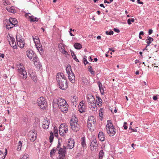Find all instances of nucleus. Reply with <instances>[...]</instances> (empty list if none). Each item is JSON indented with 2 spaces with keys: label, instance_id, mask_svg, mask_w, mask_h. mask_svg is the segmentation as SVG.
I'll list each match as a JSON object with an SVG mask.
<instances>
[{
  "label": "nucleus",
  "instance_id": "44",
  "mask_svg": "<svg viewBox=\"0 0 159 159\" xmlns=\"http://www.w3.org/2000/svg\"><path fill=\"white\" fill-rule=\"evenodd\" d=\"M86 58L87 57L85 55H84L83 57L84 63L85 65L87 64H89V63L87 61Z\"/></svg>",
  "mask_w": 159,
  "mask_h": 159
},
{
  "label": "nucleus",
  "instance_id": "49",
  "mask_svg": "<svg viewBox=\"0 0 159 159\" xmlns=\"http://www.w3.org/2000/svg\"><path fill=\"white\" fill-rule=\"evenodd\" d=\"M114 30L117 32V33H119L120 32V30H119L118 29H117V28H114Z\"/></svg>",
  "mask_w": 159,
  "mask_h": 159
},
{
  "label": "nucleus",
  "instance_id": "12",
  "mask_svg": "<svg viewBox=\"0 0 159 159\" xmlns=\"http://www.w3.org/2000/svg\"><path fill=\"white\" fill-rule=\"evenodd\" d=\"M29 74L33 80L34 82H36L37 81V78L35 72L30 69L29 70Z\"/></svg>",
  "mask_w": 159,
  "mask_h": 159
},
{
  "label": "nucleus",
  "instance_id": "50",
  "mask_svg": "<svg viewBox=\"0 0 159 159\" xmlns=\"http://www.w3.org/2000/svg\"><path fill=\"white\" fill-rule=\"evenodd\" d=\"M153 32V30L152 29H150L148 31L149 35L151 34Z\"/></svg>",
  "mask_w": 159,
  "mask_h": 159
},
{
  "label": "nucleus",
  "instance_id": "43",
  "mask_svg": "<svg viewBox=\"0 0 159 159\" xmlns=\"http://www.w3.org/2000/svg\"><path fill=\"white\" fill-rule=\"evenodd\" d=\"M53 138H54V136H53V134L52 132H51L50 133V137H49V140H50V143H52V141H53Z\"/></svg>",
  "mask_w": 159,
  "mask_h": 159
},
{
  "label": "nucleus",
  "instance_id": "27",
  "mask_svg": "<svg viewBox=\"0 0 159 159\" xmlns=\"http://www.w3.org/2000/svg\"><path fill=\"white\" fill-rule=\"evenodd\" d=\"M80 142L81 146L83 148L86 147L85 138L84 136L82 137L81 139Z\"/></svg>",
  "mask_w": 159,
  "mask_h": 159
},
{
  "label": "nucleus",
  "instance_id": "22",
  "mask_svg": "<svg viewBox=\"0 0 159 159\" xmlns=\"http://www.w3.org/2000/svg\"><path fill=\"white\" fill-rule=\"evenodd\" d=\"M89 107L91 110L93 111H96L97 110V107L96 105V102L92 103L91 104H89Z\"/></svg>",
  "mask_w": 159,
  "mask_h": 159
},
{
  "label": "nucleus",
  "instance_id": "28",
  "mask_svg": "<svg viewBox=\"0 0 159 159\" xmlns=\"http://www.w3.org/2000/svg\"><path fill=\"white\" fill-rule=\"evenodd\" d=\"M98 85L99 89L100 90L101 94H103L104 91V89H103L102 85V83L100 82L99 81L98 82Z\"/></svg>",
  "mask_w": 159,
  "mask_h": 159
},
{
  "label": "nucleus",
  "instance_id": "59",
  "mask_svg": "<svg viewBox=\"0 0 159 159\" xmlns=\"http://www.w3.org/2000/svg\"><path fill=\"white\" fill-rule=\"evenodd\" d=\"M69 33H70V35L72 36H74V35H73L72 33H71V31H69Z\"/></svg>",
  "mask_w": 159,
  "mask_h": 159
},
{
  "label": "nucleus",
  "instance_id": "48",
  "mask_svg": "<svg viewBox=\"0 0 159 159\" xmlns=\"http://www.w3.org/2000/svg\"><path fill=\"white\" fill-rule=\"evenodd\" d=\"M54 133L56 134L55 136H56V134H58V130L57 129V128H55L54 127Z\"/></svg>",
  "mask_w": 159,
  "mask_h": 159
},
{
  "label": "nucleus",
  "instance_id": "23",
  "mask_svg": "<svg viewBox=\"0 0 159 159\" xmlns=\"http://www.w3.org/2000/svg\"><path fill=\"white\" fill-rule=\"evenodd\" d=\"M99 139L101 141H104L105 140V135L102 132H100L98 134Z\"/></svg>",
  "mask_w": 159,
  "mask_h": 159
},
{
  "label": "nucleus",
  "instance_id": "20",
  "mask_svg": "<svg viewBox=\"0 0 159 159\" xmlns=\"http://www.w3.org/2000/svg\"><path fill=\"white\" fill-rule=\"evenodd\" d=\"M60 146V143L59 142H58V144L56 147V148H54L53 149L51 150L50 152V156L51 157L54 155L57 149H59Z\"/></svg>",
  "mask_w": 159,
  "mask_h": 159
},
{
  "label": "nucleus",
  "instance_id": "41",
  "mask_svg": "<svg viewBox=\"0 0 159 159\" xmlns=\"http://www.w3.org/2000/svg\"><path fill=\"white\" fill-rule=\"evenodd\" d=\"M20 159H30L29 155L28 154L25 153Z\"/></svg>",
  "mask_w": 159,
  "mask_h": 159
},
{
  "label": "nucleus",
  "instance_id": "57",
  "mask_svg": "<svg viewBox=\"0 0 159 159\" xmlns=\"http://www.w3.org/2000/svg\"><path fill=\"white\" fill-rule=\"evenodd\" d=\"M71 55L72 57H73V56H75V55L74 52H73V51H71Z\"/></svg>",
  "mask_w": 159,
  "mask_h": 159
},
{
  "label": "nucleus",
  "instance_id": "33",
  "mask_svg": "<svg viewBox=\"0 0 159 159\" xmlns=\"http://www.w3.org/2000/svg\"><path fill=\"white\" fill-rule=\"evenodd\" d=\"M74 46L75 48L77 49H80L82 48L81 44L78 43H75L74 45Z\"/></svg>",
  "mask_w": 159,
  "mask_h": 159
},
{
  "label": "nucleus",
  "instance_id": "39",
  "mask_svg": "<svg viewBox=\"0 0 159 159\" xmlns=\"http://www.w3.org/2000/svg\"><path fill=\"white\" fill-rule=\"evenodd\" d=\"M89 71L91 73L92 75L95 74V71L92 69L91 66H89L88 67Z\"/></svg>",
  "mask_w": 159,
  "mask_h": 159
},
{
  "label": "nucleus",
  "instance_id": "62",
  "mask_svg": "<svg viewBox=\"0 0 159 159\" xmlns=\"http://www.w3.org/2000/svg\"><path fill=\"white\" fill-rule=\"evenodd\" d=\"M97 39H101V36H98L97 37Z\"/></svg>",
  "mask_w": 159,
  "mask_h": 159
},
{
  "label": "nucleus",
  "instance_id": "53",
  "mask_svg": "<svg viewBox=\"0 0 159 159\" xmlns=\"http://www.w3.org/2000/svg\"><path fill=\"white\" fill-rule=\"evenodd\" d=\"M83 102V101L80 102V105L79 106H81L83 107V106H84V103Z\"/></svg>",
  "mask_w": 159,
  "mask_h": 159
},
{
  "label": "nucleus",
  "instance_id": "52",
  "mask_svg": "<svg viewBox=\"0 0 159 159\" xmlns=\"http://www.w3.org/2000/svg\"><path fill=\"white\" fill-rule=\"evenodd\" d=\"M153 99L154 100H156L157 99V98L156 96H153Z\"/></svg>",
  "mask_w": 159,
  "mask_h": 159
},
{
  "label": "nucleus",
  "instance_id": "25",
  "mask_svg": "<svg viewBox=\"0 0 159 159\" xmlns=\"http://www.w3.org/2000/svg\"><path fill=\"white\" fill-rule=\"evenodd\" d=\"M78 100L77 97L75 96H74L71 99V103L73 105L76 106L77 105V101Z\"/></svg>",
  "mask_w": 159,
  "mask_h": 159
},
{
  "label": "nucleus",
  "instance_id": "56",
  "mask_svg": "<svg viewBox=\"0 0 159 159\" xmlns=\"http://www.w3.org/2000/svg\"><path fill=\"white\" fill-rule=\"evenodd\" d=\"M129 129L132 130V131L133 132L137 131L136 129H132L130 126L129 127Z\"/></svg>",
  "mask_w": 159,
  "mask_h": 159
},
{
  "label": "nucleus",
  "instance_id": "5",
  "mask_svg": "<svg viewBox=\"0 0 159 159\" xmlns=\"http://www.w3.org/2000/svg\"><path fill=\"white\" fill-rule=\"evenodd\" d=\"M66 70L70 81L72 83H74L75 81V77L72 70L71 66L70 65H68L67 66L66 68Z\"/></svg>",
  "mask_w": 159,
  "mask_h": 159
},
{
  "label": "nucleus",
  "instance_id": "36",
  "mask_svg": "<svg viewBox=\"0 0 159 159\" xmlns=\"http://www.w3.org/2000/svg\"><path fill=\"white\" fill-rule=\"evenodd\" d=\"M16 39L17 43L24 40L23 39H22V36L20 34L17 35Z\"/></svg>",
  "mask_w": 159,
  "mask_h": 159
},
{
  "label": "nucleus",
  "instance_id": "47",
  "mask_svg": "<svg viewBox=\"0 0 159 159\" xmlns=\"http://www.w3.org/2000/svg\"><path fill=\"white\" fill-rule=\"evenodd\" d=\"M65 156H64L63 155H61V154L59 155L58 158H57V159H64Z\"/></svg>",
  "mask_w": 159,
  "mask_h": 159
},
{
  "label": "nucleus",
  "instance_id": "45",
  "mask_svg": "<svg viewBox=\"0 0 159 159\" xmlns=\"http://www.w3.org/2000/svg\"><path fill=\"white\" fill-rule=\"evenodd\" d=\"M134 21V18H131V19H129L127 20V23L129 25L131 24V22H133Z\"/></svg>",
  "mask_w": 159,
  "mask_h": 159
},
{
  "label": "nucleus",
  "instance_id": "10",
  "mask_svg": "<svg viewBox=\"0 0 159 159\" xmlns=\"http://www.w3.org/2000/svg\"><path fill=\"white\" fill-rule=\"evenodd\" d=\"M29 139L31 142L34 141L36 139L37 136V132L34 130L30 131L28 134Z\"/></svg>",
  "mask_w": 159,
  "mask_h": 159
},
{
  "label": "nucleus",
  "instance_id": "7",
  "mask_svg": "<svg viewBox=\"0 0 159 159\" xmlns=\"http://www.w3.org/2000/svg\"><path fill=\"white\" fill-rule=\"evenodd\" d=\"M37 101L38 106L41 108L44 109L47 104V102L45 99L43 97H41L38 99Z\"/></svg>",
  "mask_w": 159,
  "mask_h": 159
},
{
  "label": "nucleus",
  "instance_id": "55",
  "mask_svg": "<svg viewBox=\"0 0 159 159\" xmlns=\"http://www.w3.org/2000/svg\"><path fill=\"white\" fill-rule=\"evenodd\" d=\"M1 57L2 58H3L4 57V55L3 54H1L0 53V57Z\"/></svg>",
  "mask_w": 159,
  "mask_h": 159
},
{
  "label": "nucleus",
  "instance_id": "26",
  "mask_svg": "<svg viewBox=\"0 0 159 159\" xmlns=\"http://www.w3.org/2000/svg\"><path fill=\"white\" fill-rule=\"evenodd\" d=\"M33 61L35 65H40L39 62V60L38 59V58L35 55L33 58L31 60Z\"/></svg>",
  "mask_w": 159,
  "mask_h": 159
},
{
  "label": "nucleus",
  "instance_id": "31",
  "mask_svg": "<svg viewBox=\"0 0 159 159\" xmlns=\"http://www.w3.org/2000/svg\"><path fill=\"white\" fill-rule=\"evenodd\" d=\"M104 155V152L103 150V149L102 148L101 150L99 152V157L100 159H102Z\"/></svg>",
  "mask_w": 159,
  "mask_h": 159
},
{
  "label": "nucleus",
  "instance_id": "54",
  "mask_svg": "<svg viewBox=\"0 0 159 159\" xmlns=\"http://www.w3.org/2000/svg\"><path fill=\"white\" fill-rule=\"evenodd\" d=\"M144 34V33L143 32V31H140L139 33V35H143Z\"/></svg>",
  "mask_w": 159,
  "mask_h": 159
},
{
  "label": "nucleus",
  "instance_id": "18",
  "mask_svg": "<svg viewBox=\"0 0 159 159\" xmlns=\"http://www.w3.org/2000/svg\"><path fill=\"white\" fill-rule=\"evenodd\" d=\"M26 54L27 57L30 60H32V58L36 55L34 52L31 50H27L26 52Z\"/></svg>",
  "mask_w": 159,
  "mask_h": 159
},
{
  "label": "nucleus",
  "instance_id": "51",
  "mask_svg": "<svg viewBox=\"0 0 159 159\" xmlns=\"http://www.w3.org/2000/svg\"><path fill=\"white\" fill-rule=\"evenodd\" d=\"M140 0H137V2L138 3L140 4H143V2H140Z\"/></svg>",
  "mask_w": 159,
  "mask_h": 159
},
{
  "label": "nucleus",
  "instance_id": "35",
  "mask_svg": "<svg viewBox=\"0 0 159 159\" xmlns=\"http://www.w3.org/2000/svg\"><path fill=\"white\" fill-rule=\"evenodd\" d=\"M22 146V143L21 141H19L18 143V145L17 146V150L18 151L21 150V147Z\"/></svg>",
  "mask_w": 159,
  "mask_h": 159
},
{
  "label": "nucleus",
  "instance_id": "3",
  "mask_svg": "<svg viewBox=\"0 0 159 159\" xmlns=\"http://www.w3.org/2000/svg\"><path fill=\"white\" fill-rule=\"evenodd\" d=\"M70 124L71 128L73 132H76L80 129L81 126L76 118L71 119Z\"/></svg>",
  "mask_w": 159,
  "mask_h": 159
},
{
  "label": "nucleus",
  "instance_id": "24",
  "mask_svg": "<svg viewBox=\"0 0 159 159\" xmlns=\"http://www.w3.org/2000/svg\"><path fill=\"white\" fill-rule=\"evenodd\" d=\"M6 9L9 12L11 13H15L16 12L15 7L13 6H8L6 7Z\"/></svg>",
  "mask_w": 159,
  "mask_h": 159
},
{
  "label": "nucleus",
  "instance_id": "42",
  "mask_svg": "<svg viewBox=\"0 0 159 159\" xmlns=\"http://www.w3.org/2000/svg\"><path fill=\"white\" fill-rule=\"evenodd\" d=\"M12 25L11 24H10V23L8 21L7 24L6 25V27L7 29H11L13 28L14 27L11 26Z\"/></svg>",
  "mask_w": 159,
  "mask_h": 159
},
{
  "label": "nucleus",
  "instance_id": "30",
  "mask_svg": "<svg viewBox=\"0 0 159 159\" xmlns=\"http://www.w3.org/2000/svg\"><path fill=\"white\" fill-rule=\"evenodd\" d=\"M95 119L93 116H90L89 117L88 123H95Z\"/></svg>",
  "mask_w": 159,
  "mask_h": 159
},
{
  "label": "nucleus",
  "instance_id": "2",
  "mask_svg": "<svg viewBox=\"0 0 159 159\" xmlns=\"http://www.w3.org/2000/svg\"><path fill=\"white\" fill-rule=\"evenodd\" d=\"M59 88L62 90H65L67 87L66 78L63 73H58L56 76Z\"/></svg>",
  "mask_w": 159,
  "mask_h": 159
},
{
  "label": "nucleus",
  "instance_id": "29",
  "mask_svg": "<svg viewBox=\"0 0 159 159\" xmlns=\"http://www.w3.org/2000/svg\"><path fill=\"white\" fill-rule=\"evenodd\" d=\"M95 126V123H88V127L89 129L93 130V128Z\"/></svg>",
  "mask_w": 159,
  "mask_h": 159
},
{
  "label": "nucleus",
  "instance_id": "11",
  "mask_svg": "<svg viewBox=\"0 0 159 159\" xmlns=\"http://www.w3.org/2000/svg\"><path fill=\"white\" fill-rule=\"evenodd\" d=\"M86 98L87 99V101L89 105L91 104V103L92 104L94 102H96L94 97L91 93H89L87 95Z\"/></svg>",
  "mask_w": 159,
  "mask_h": 159
},
{
  "label": "nucleus",
  "instance_id": "4",
  "mask_svg": "<svg viewBox=\"0 0 159 159\" xmlns=\"http://www.w3.org/2000/svg\"><path fill=\"white\" fill-rule=\"evenodd\" d=\"M107 133L110 136H113L116 133V129L110 120H108L106 125Z\"/></svg>",
  "mask_w": 159,
  "mask_h": 159
},
{
  "label": "nucleus",
  "instance_id": "21",
  "mask_svg": "<svg viewBox=\"0 0 159 159\" xmlns=\"http://www.w3.org/2000/svg\"><path fill=\"white\" fill-rule=\"evenodd\" d=\"M10 24L12 25V26H15L17 24L18 21L15 18H10L9 21Z\"/></svg>",
  "mask_w": 159,
  "mask_h": 159
},
{
  "label": "nucleus",
  "instance_id": "6",
  "mask_svg": "<svg viewBox=\"0 0 159 159\" xmlns=\"http://www.w3.org/2000/svg\"><path fill=\"white\" fill-rule=\"evenodd\" d=\"M68 131V126L66 124H61L59 127V132L60 135L64 136Z\"/></svg>",
  "mask_w": 159,
  "mask_h": 159
},
{
  "label": "nucleus",
  "instance_id": "13",
  "mask_svg": "<svg viewBox=\"0 0 159 159\" xmlns=\"http://www.w3.org/2000/svg\"><path fill=\"white\" fill-rule=\"evenodd\" d=\"M66 147L65 146H63L62 147H61V146L57 150H58V153L59 155H63L64 156H66Z\"/></svg>",
  "mask_w": 159,
  "mask_h": 159
},
{
  "label": "nucleus",
  "instance_id": "32",
  "mask_svg": "<svg viewBox=\"0 0 159 159\" xmlns=\"http://www.w3.org/2000/svg\"><path fill=\"white\" fill-rule=\"evenodd\" d=\"M98 98V100H97V104L98 105L99 107L101 106L102 104V100L99 97H97Z\"/></svg>",
  "mask_w": 159,
  "mask_h": 159
},
{
  "label": "nucleus",
  "instance_id": "15",
  "mask_svg": "<svg viewBox=\"0 0 159 159\" xmlns=\"http://www.w3.org/2000/svg\"><path fill=\"white\" fill-rule=\"evenodd\" d=\"M75 141L74 139L72 138H70L68 140L67 144V148L69 149H71L74 147Z\"/></svg>",
  "mask_w": 159,
  "mask_h": 159
},
{
  "label": "nucleus",
  "instance_id": "58",
  "mask_svg": "<svg viewBox=\"0 0 159 159\" xmlns=\"http://www.w3.org/2000/svg\"><path fill=\"white\" fill-rule=\"evenodd\" d=\"M123 127H124V129H127V127L126 125H123Z\"/></svg>",
  "mask_w": 159,
  "mask_h": 159
},
{
  "label": "nucleus",
  "instance_id": "37",
  "mask_svg": "<svg viewBox=\"0 0 159 159\" xmlns=\"http://www.w3.org/2000/svg\"><path fill=\"white\" fill-rule=\"evenodd\" d=\"M104 111V109L103 108H101L99 110V116L101 117L102 120V119L103 116V112Z\"/></svg>",
  "mask_w": 159,
  "mask_h": 159
},
{
  "label": "nucleus",
  "instance_id": "34",
  "mask_svg": "<svg viewBox=\"0 0 159 159\" xmlns=\"http://www.w3.org/2000/svg\"><path fill=\"white\" fill-rule=\"evenodd\" d=\"M17 45L21 48H22L24 47L25 45V43L23 41H22L18 42H17Z\"/></svg>",
  "mask_w": 159,
  "mask_h": 159
},
{
  "label": "nucleus",
  "instance_id": "17",
  "mask_svg": "<svg viewBox=\"0 0 159 159\" xmlns=\"http://www.w3.org/2000/svg\"><path fill=\"white\" fill-rule=\"evenodd\" d=\"M90 146L92 150L96 149L97 148L98 146V144L95 139H93L92 141Z\"/></svg>",
  "mask_w": 159,
  "mask_h": 159
},
{
  "label": "nucleus",
  "instance_id": "61",
  "mask_svg": "<svg viewBox=\"0 0 159 159\" xmlns=\"http://www.w3.org/2000/svg\"><path fill=\"white\" fill-rule=\"evenodd\" d=\"M104 3H107L108 4L110 3V2H109L107 1V0H104Z\"/></svg>",
  "mask_w": 159,
  "mask_h": 159
},
{
  "label": "nucleus",
  "instance_id": "63",
  "mask_svg": "<svg viewBox=\"0 0 159 159\" xmlns=\"http://www.w3.org/2000/svg\"><path fill=\"white\" fill-rule=\"evenodd\" d=\"M63 53L65 54L66 55L67 54V52L65 50H64V52H63Z\"/></svg>",
  "mask_w": 159,
  "mask_h": 159
},
{
  "label": "nucleus",
  "instance_id": "9",
  "mask_svg": "<svg viewBox=\"0 0 159 159\" xmlns=\"http://www.w3.org/2000/svg\"><path fill=\"white\" fill-rule=\"evenodd\" d=\"M18 70L19 76L23 79H26L27 78V75L25 68L20 67L18 68Z\"/></svg>",
  "mask_w": 159,
  "mask_h": 159
},
{
  "label": "nucleus",
  "instance_id": "16",
  "mask_svg": "<svg viewBox=\"0 0 159 159\" xmlns=\"http://www.w3.org/2000/svg\"><path fill=\"white\" fill-rule=\"evenodd\" d=\"M49 120L46 118L44 119L42 122V127L44 129H47L48 128L49 125Z\"/></svg>",
  "mask_w": 159,
  "mask_h": 159
},
{
  "label": "nucleus",
  "instance_id": "8",
  "mask_svg": "<svg viewBox=\"0 0 159 159\" xmlns=\"http://www.w3.org/2000/svg\"><path fill=\"white\" fill-rule=\"evenodd\" d=\"M32 37L36 48L39 51H42L43 50L42 46L40 43L39 39L38 37L36 36H33Z\"/></svg>",
  "mask_w": 159,
  "mask_h": 159
},
{
  "label": "nucleus",
  "instance_id": "14",
  "mask_svg": "<svg viewBox=\"0 0 159 159\" xmlns=\"http://www.w3.org/2000/svg\"><path fill=\"white\" fill-rule=\"evenodd\" d=\"M25 16L28 19H29L30 21V22H34L38 21L37 18L34 17V16H33L30 13H26L25 14Z\"/></svg>",
  "mask_w": 159,
  "mask_h": 159
},
{
  "label": "nucleus",
  "instance_id": "60",
  "mask_svg": "<svg viewBox=\"0 0 159 159\" xmlns=\"http://www.w3.org/2000/svg\"><path fill=\"white\" fill-rule=\"evenodd\" d=\"M99 5L101 7H102L103 8H105V7L103 5V4H100Z\"/></svg>",
  "mask_w": 159,
  "mask_h": 159
},
{
  "label": "nucleus",
  "instance_id": "38",
  "mask_svg": "<svg viewBox=\"0 0 159 159\" xmlns=\"http://www.w3.org/2000/svg\"><path fill=\"white\" fill-rule=\"evenodd\" d=\"M146 40H148L146 42L147 44H150L153 40V39L150 37L148 36L147 37V39H146Z\"/></svg>",
  "mask_w": 159,
  "mask_h": 159
},
{
  "label": "nucleus",
  "instance_id": "1",
  "mask_svg": "<svg viewBox=\"0 0 159 159\" xmlns=\"http://www.w3.org/2000/svg\"><path fill=\"white\" fill-rule=\"evenodd\" d=\"M52 104L53 107L58 106L62 112H66L68 111L69 106L64 99L61 98H54L53 100Z\"/></svg>",
  "mask_w": 159,
  "mask_h": 159
},
{
  "label": "nucleus",
  "instance_id": "46",
  "mask_svg": "<svg viewBox=\"0 0 159 159\" xmlns=\"http://www.w3.org/2000/svg\"><path fill=\"white\" fill-rule=\"evenodd\" d=\"M113 32L112 30H110L109 31H106V33L107 35H112L113 34Z\"/></svg>",
  "mask_w": 159,
  "mask_h": 159
},
{
  "label": "nucleus",
  "instance_id": "64",
  "mask_svg": "<svg viewBox=\"0 0 159 159\" xmlns=\"http://www.w3.org/2000/svg\"><path fill=\"white\" fill-rule=\"evenodd\" d=\"M100 11H97V13L98 15H100Z\"/></svg>",
  "mask_w": 159,
  "mask_h": 159
},
{
  "label": "nucleus",
  "instance_id": "40",
  "mask_svg": "<svg viewBox=\"0 0 159 159\" xmlns=\"http://www.w3.org/2000/svg\"><path fill=\"white\" fill-rule=\"evenodd\" d=\"M79 111L80 113H82L84 112L85 111V109L83 107L80 106H79Z\"/></svg>",
  "mask_w": 159,
  "mask_h": 159
},
{
  "label": "nucleus",
  "instance_id": "19",
  "mask_svg": "<svg viewBox=\"0 0 159 159\" xmlns=\"http://www.w3.org/2000/svg\"><path fill=\"white\" fill-rule=\"evenodd\" d=\"M9 43L11 46L14 49H16L17 47L16 45V43L15 42V39L12 37H11Z\"/></svg>",
  "mask_w": 159,
  "mask_h": 159
}]
</instances>
